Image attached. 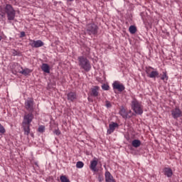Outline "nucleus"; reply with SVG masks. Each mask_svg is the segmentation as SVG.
Returning <instances> with one entry per match:
<instances>
[{
  "label": "nucleus",
  "mask_w": 182,
  "mask_h": 182,
  "mask_svg": "<svg viewBox=\"0 0 182 182\" xmlns=\"http://www.w3.org/2000/svg\"><path fill=\"white\" fill-rule=\"evenodd\" d=\"M35 119L33 112H25L22 122V127L26 136L31 134V124Z\"/></svg>",
  "instance_id": "nucleus-1"
},
{
  "label": "nucleus",
  "mask_w": 182,
  "mask_h": 182,
  "mask_svg": "<svg viewBox=\"0 0 182 182\" xmlns=\"http://www.w3.org/2000/svg\"><path fill=\"white\" fill-rule=\"evenodd\" d=\"M79 66H80L81 69L85 70V72H89L90 69H92V65H90V62L87 59V58L82 55L77 58Z\"/></svg>",
  "instance_id": "nucleus-2"
},
{
  "label": "nucleus",
  "mask_w": 182,
  "mask_h": 182,
  "mask_svg": "<svg viewBox=\"0 0 182 182\" xmlns=\"http://www.w3.org/2000/svg\"><path fill=\"white\" fill-rule=\"evenodd\" d=\"M4 12L7 15L8 21H15V16H16V11L11 4H6L4 8Z\"/></svg>",
  "instance_id": "nucleus-3"
},
{
  "label": "nucleus",
  "mask_w": 182,
  "mask_h": 182,
  "mask_svg": "<svg viewBox=\"0 0 182 182\" xmlns=\"http://www.w3.org/2000/svg\"><path fill=\"white\" fill-rule=\"evenodd\" d=\"M131 107L136 114H143V105H141V102L135 98L131 102Z\"/></svg>",
  "instance_id": "nucleus-4"
},
{
  "label": "nucleus",
  "mask_w": 182,
  "mask_h": 182,
  "mask_svg": "<svg viewBox=\"0 0 182 182\" xmlns=\"http://www.w3.org/2000/svg\"><path fill=\"white\" fill-rule=\"evenodd\" d=\"M99 31V27L93 23H89L86 26V32L88 35H97V32Z\"/></svg>",
  "instance_id": "nucleus-5"
},
{
  "label": "nucleus",
  "mask_w": 182,
  "mask_h": 182,
  "mask_svg": "<svg viewBox=\"0 0 182 182\" xmlns=\"http://www.w3.org/2000/svg\"><path fill=\"white\" fill-rule=\"evenodd\" d=\"M145 71L148 77H150L151 79H156V77H159V71L154 70V68L151 67L146 68Z\"/></svg>",
  "instance_id": "nucleus-6"
},
{
  "label": "nucleus",
  "mask_w": 182,
  "mask_h": 182,
  "mask_svg": "<svg viewBox=\"0 0 182 182\" xmlns=\"http://www.w3.org/2000/svg\"><path fill=\"white\" fill-rule=\"evenodd\" d=\"M171 116L175 120H178V117H182V111L178 107H176L171 110Z\"/></svg>",
  "instance_id": "nucleus-7"
},
{
  "label": "nucleus",
  "mask_w": 182,
  "mask_h": 182,
  "mask_svg": "<svg viewBox=\"0 0 182 182\" xmlns=\"http://www.w3.org/2000/svg\"><path fill=\"white\" fill-rule=\"evenodd\" d=\"M33 105V99L27 100L25 102V109H26L29 113H33V111L35 110Z\"/></svg>",
  "instance_id": "nucleus-8"
},
{
  "label": "nucleus",
  "mask_w": 182,
  "mask_h": 182,
  "mask_svg": "<svg viewBox=\"0 0 182 182\" xmlns=\"http://www.w3.org/2000/svg\"><path fill=\"white\" fill-rule=\"evenodd\" d=\"M119 114L123 117V119H130L133 116L132 110H126L124 107H122L119 111Z\"/></svg>",
  "instance_id": "nucleus-9"
},
{
  "label": "nucleus",
  "mask_w": 182,
  "mask_h": 182,
  "mask_svg": "<svg viewBox=\"0 0 182 182\" xmlns=\"http://www.w3.org/2000/svg\"><path fill=\"white\" fill-rule=\"evenodd\" d=\"M99 90H100V87L99 86H93L90 91L89 95L92 97H99Z\"/></svg>",
  "instance_id": "nucleus-10"
},
{
  "label": "nucleus",
  "mask_w": 182,
  "mask_h": 182,
  "mask_svg": "<svg viewBox=\"0 0 182 182\" xmlns=\"http://www.w3.org/2000/svg\"><path fill=\"white\" fill-rule=\"evenodd\" d=\"M44 45L45 43L41 40H30V46L31 48H41V46H43Z\"/></svg>",
  "instance_id": "nucleus-11"
},
{
  "label": "nucleus",
  "mask_w": 182,
  "mask_h": 182,
  "mask_svg": "<svg viewBox=\"0 0 182 182\" xmlns=\"http://www.w3.org/2000/svg\"><path fill=\"white\" fill-rule=\"evenodd\" d=\"M112 86H113V89L118 90V92H123V90L126 89L124 85L123 84H120L119 81L114 82V83L112 84Z\"/></svg>",
  "instance_id": "nucleus-12"
},
{
  "label": "nucleus",
  "mask_w": 182,
  "mask_h": 182,
  "mask_svg": "<svg viewBox=\"0 0 182 182\" xmlns=\"http://www.w3.org/2000/svg\"><path fill=\"white\" fill-rule=\"evenodd\" d=\"M117 127H119V124L117 122H111L109 125V129H107V134H112Z\"/></svg>",
  "instance_id": "nucleus-13"
},
{
  "label": "nucleus",
  "mask_w": 182,
  "mask_h": 182,
  "mask_svg": "<svg viewBox=\"0 0 182 182\" xmlns=\"http://www.w3.org/2000/svg\"><path fill=\"white\" fill-rule=\"evenodd\" d=\"M97 163L98 160L97 159L95 158L92 161H90V168L92 170V171L96 172L97 171Z\"/></svg>",
  "instance_id": "nucleus-14"
},
{
  "label": "nucleus",
  "mask_w": 182,
  "mask_h": 182,
  "mask_svg": "<svg viewBox=\"0 0 182 182\" xmlns=\"http://www.w3.org/2000/svg\"><path fill=\"white\" fill-rule=\"evenodd\" d=\"M67 99L70 102H73L77 99V95L75 92H70L68 94H67Z\"/></svg>",
  "instance_id": "nucleus-15"
},
{
  "label": "nucleus",
  "mask_w": 182,
  "mask_h": 182,
  "mask_svg": "<svg viewBox=\"0 0 182 182\" xmlns=\"http://www.w3.org/2000/svg\"><path fill=\"white\" fill-rule=\"evenodd\" d=\"M105 181L106 182H116V180H114V178H113V176H112V173L109 172V171H107L105 172Z\"/></svg>",
  "instance_id": "nucleus-16"
},
{
  "label": "nucleus",
  "mask_w": 182,
  "mask_h": 182,
  "mask_svg": "<svg viewBox=\"0 0 182 182\" xmlns=\"http://www.w3.org/2000/svg\"><path fill=\"white\" fill-rule=\"evenodd\" d=\"M163 172H164V176H166V177L170 178V177L173 176V170L171 169V168L165 167L163 169Z\"/></svg>",
  "instance_id": "nucleus-17"
},
{
  "label": "nucleus",
  "mask_w": 182,
  "mask_h": 182,
  "mask_svg": "<svg viewBox=\"0 0 182 182\" xmlns=\"http://www.w3.org/2000/svg\"><path fill=\"white\" fill-rule=\"evenodd\" d=\"M41 70L45 73H50V68L47 63H43L41 65Z\"/></svg>",
  "instance_id": "nucleus-18"
},
{
  "label": "nucleus",
  "mask_w": 182,
  "mask_h": 182,
  "mask_svg": "<svg viewBox=\"0 0 182 182\" xmlns=\"http://www.w3.org/2000/svg\"><path fill=\"white\" fill-rule=\"evenodd\" d=\"M22 70L21 71H18V73H20L21 75H23L24 76H28L29 75H31V73H32V70L29 69V68H25L23 69L21 67Z\"/></svg>",
  "instance_id": "nucleus-19"
},
{
  "label": "nucleus",
  "mask_w": 182,
  "mask_h": 182,
  "mask_svg": "<svg viewBox=\"0 0 182 182\" xmlns=\"http://www.w3.org/2000/svg\"><path fill=\"white\" fill-rule=\"evenodd\" d=\"M132 145L133 146V147L137 149V147H140V146H141V141H140V140L139 139H134L132 141Z\"/></svg>",
  "instance_id": "nucleus-20"
},
{
  "label": "nucleus",
  "mask_w": 182,
  "mask_h": 182,
  "mask_svg": "<svg viewBox=\"0 0 182 182\" xmlns=\"http://www.w3.org/2000/svg\"><path fill=\"white\" fill-rule=\"evenodd\" d=\"M129 31L130 33L134 35V33H136L137 32V28H136L135 26H131L129 28Z\"/></svg>",
  "instance_id": "nucleus-21"
},
{
  "label": "nucleus",
  "mask_w": 182,
  "mask_h": 182,
  "mask_svg": "<svg viewBox=\"0 0 182 182\" xmlns=\"http://www.w3.org/2000/svg\"><path fill=\"white\" fill-rule=\"evenodd\" d=\"M60 180L61 182H70L69 178H68L66 176H63V175L60 177Z\"/></svg>",
  "instance_id": "nucleus-22"
},
{
  "label": "nucleus",
  "mask_w": 182,
  "mask_h": 182,
  "mask_svg": "<svg viewBox=\"0 0 182 182\" xmlns=\"http://www.w3.org/2000/svg\"><path fill=\"white\" fill-rule=\"evenodd\" d=\"M161 79V80H168V76H167V73L163 72V75Z\"/></svg>",
  "instance_id": "nucleus-23"
},
{
  "label": "nucleus",
  "mask_w": 182,
  "mask_h": 182,
  "mask_svg": "<svg viewBox=\"0 0 182 182\" xmlns=\"http://www.w3.org/2000/svg\"><path fill=\"white\" fill-rule=\"evenodd\" d=\"M83 166H85V164L82 161H77L76 164L77 168H83Z\"/></svg>",
  "instance_id": "nucleus-24"
},
{
  "label": "nucleus",
  "mask_w": 182,
  "mask_h": 182,
  "mask_svg": "<svg viewBox=\"0 0 182 182\" xmlns=\"http://www.w3.org/2000/svg\"><path fill=\"white\" fill-rule=\"evenodd\" d=\"M102 89L103 90H109V89H110V87H109V85H107V84H103V85H102Z\"/></svg>",
  "instance_id": "nucleus-25"
},
{
  "label": "nucleus",
  "mask_w": 182,
  "mask_h": 182,
  "mask_svg": "<svg viewBox=\"0 0 182 182\" xmlns=\"http://www.w3.org/2000/svg\"><path fill=\"white\" fill-rule=\"evenodd\" d=\"M97 179H98V181L102 182L103 181V180H105V178L103 177V175L100 174Z\"/></svg>",
  "instance_id": "nucleus-26"
},
{
  "label": "nucleus",
  "mask_w": 182,
  "mask_h": 182,
  "mask_svg": "<svg viewBox=\"0 0 182 182\" xmlns=\"http://www.w3.org/2000/svg\"><path fill=\"white\" fill-rule=\"evenodd\" d=\"M54 133H55V134H56L57 136H59V135H60V130H59V129H55V130L54 131Z\"/></svg>",
  "instance_id": "nucleus-27"
},
{
  "label": "nucleus",
  "mask_w": 182,
  "mask_h": 182,
  "mask_svg": "<svg viewBox=\"0 0 182 182\" xmlns=\"http://www.w3.org/2000/svg\"><path fill=\"white\" fill-rule=\"evenodd\" d=\"M38 132H41V133H43V132H45V127H40L38 128Z\"/></svg>",
  "instance_id": "nucleus-28"
},
{
  "label": "nucleus",
  "mask_w": 182,
  "mask_h": 182,
  "mask_svg": "<svg viewBox=\"0 0 182 182\" xmlns=\"http://www.w3.org/2000/svg\"><path fill=\"white\" fill-rule=\"evenodd\" d=\"M106 107H112V104L110 103V102H109V101L106 102Z\"/></svg>",
  "instance_id": "nucleus-29"
},
{
  "label": "nucleus",
  "mask_w": 182,
  "mask_h": 182,
  "mask_svg": "<svg viewBox=\"0 0 182 182\" xmlns=\"http://www.w3.org/2000/svg\"><path fill=\"white\" fill-rule=\"evenodd\" d=\"M25 36H26L25 31H21L20 38H25Z\"/></svg>",
  "instance_id": "nucleus-30"
},
{
  "label": "nucleus",
  "mask_w": 182,
  "mask_h": 182,
  "mask_svg": "<svg viewBox=\"0 0 182 182\" xmlns=\"http://www.w3.org/2000/svg\"><path fill=\"white\" fill-rule=\"evenodd\" d=\"M68 2H73V1H75V0H67Z\"/></svg>",
  "instance_id": "nucleus-31"
},
{
  "label": "nucleus",
  "mask_w": 182,
  "mask_h": 182,
  "mask_svg": "<svg viewBox=\"0 0 182 182\" xmlns=\"http://www.w3.org/2000/svg\"><path fill=\"white\" fill-rule=\"evenodd\" d=\"M30 134L31 137H33V133H31Z\"/></svg>",
  "instance_id": "nucleus-32"
},
{
  "label": "nucleus",
  "mask_w": 182,
  "mask_h": 182,
  "mask_svg": "<svg viewBox=\"0 0 182 182\" xmlns=\"http://www.w3.org/2000/svg\"><path fill=\"white\" fill-rule=\"evenodd\" d=\"M2 41V36H0V42Z\"/></svg>",
  "instance_id": "nucleus-33"
},
{
  "label": "nucleus",
  "mask_w": 182,
  "mask_h": 182,
  "mask_svg": "<svg viewBox=\"0 0 182 182\" xmlns=\"http://www.w3.org/2000/svg\"><path fill=\"white\" fill-rule=\"evenodd\" d=\"M1 16H2V18H4V16H5L4 13L3 14H1Z\"/></svg>",
  "instance_id": "nucleus-34"
}]
</instances>
